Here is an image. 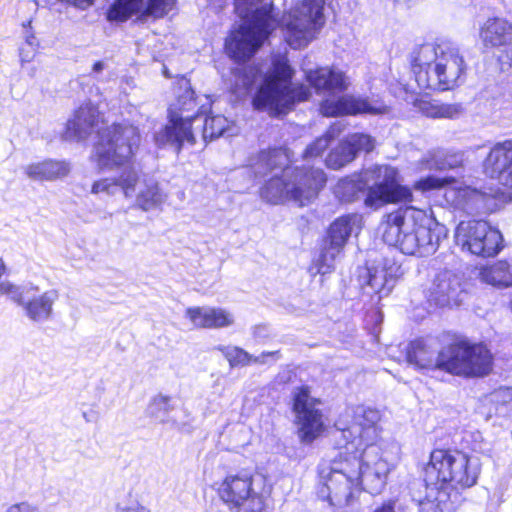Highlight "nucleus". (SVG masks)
<instances>
[{
  "label": "nucleus",
  "instance_id": "obj_29",
  "mask_svg": "<svg viewBox=\"0 0 512 512\" xmlns=\"http://www.w3.org/2000/svg\"><path fill=\"white\" fill-rule=\"evenodd\" d=\"M186 316L197 328H216L224 325V313L216 309L190 307L186 309Z\"/></svg>",
  "mask_w": 512,
  "mask_h": 512
},
{
  "label": "nucleus",
  "instance_id": "obj_48",
  "mask_svg": "<svg viewBox=\"0 0 512 512\" xmlns=\"http://www.w3.org/2000/svg\"><path fill=\"white\" fill-rule=\"evenodd\" d=\"M280 352L277 350V351H271V352H263L261 354V357L262 358H266V357H273V356H279Z\"/></svg>",
  "mask_w": 512,
  "mask_h": 512
},
{
  "label": "nucleus",
  "instance_id": "obj_33",
  "mask_svg": "<svg viewBox=\"0 0 512 512\" xmlns=\"http://www.w3.org/2000/svg\"><path fill=\"white\" fill-rule=\"evenodd\" d=\"M389 112V107L383 103L373 104L366 97H355L351 95L350 99V116L369 114L382 115Z\"/></svg>",
  "mask_w": 512,
  "mask_h": 512
},
{
  "label": "nucleus",
  "instance_id": "obj_46",
  "mask_svg": "<svg viewBox=\"0 0 512 512\" xmlns=\"http://www.w3.org/2000/svg\"><path fill=\"white\" fill-rule=\"evenodd\" d=\"M395 506H396V501L393 499H389V500L382 502L372 512H396Z\"/></svg>",
  "mask_w": 512,
  "mask_h": 512
},
{
  "label": "nucleus",
  "instance_id": "obj_51",
  "mask_svg": "<svg viewBox=\"0 0 512 512\" xmlns=\"http://www.w3.org/2000/svg\"><path fill=\"white\" fill-rule=\"evenodd\" d=\"M230 324V321L226 318V322H225V325H229Z\"/></svg>",
  "mask_w": 512,
  "mask_h": 512
},
{
  "label": "nucleus",
  "instance_id": "obj_49",
  "mask_svg": "<svg viewBox=\"0 0 512 512\" xmlns=\"http://www.w3.org/2000/svg\"><path fill=\"white\" fill-rule=\"evenodd\" d=\"M92 69L94 72H100L103 69V63L101 61H96L93 64Z\"/></svg>",
  "mask_w": 512,
  "mask_h": 512
},
{
  "label": "nucleus",
  "instance_id": "obj_36",
  "mask_svg": "<svg viewBox=\"0 0 512 512\" xmlns=\"http://www.w3.org/2000/svg\"><path fill=\"white\" fill-rule=\"evenodd\" d=\"M168 111H178L180 115L193 116L195 120L199 114V108L194 92L186 90L177 97L176 104L168 108Z\"/></svg>",
  "mask_w": 512,
  "mask_h": 512
},
{
  "label": "nucleus",
  "instance_id": "obj_4",
  "mask_svg": "<svg viewBox=\"0 0 512 512\" xmlns=\"http://www.w3.org/2000/svg\"><path fill=\"white\" fill-rule=\"evenodd\" d=\"M140 144V129L128 120L113 122L97 130L91 160L100 169H123L116 177H105L93 182V194H114L116 188L126 197L135 193L140 176L133 163Z\"/></svg>",
  "mask_w": 512,
  "mask_h": 512
},
{
  "label": "nucleus",
  "instance_id": "obj_18",
  "mask_svg": "<svg viewBox=\"0 0 512 512\" xmlns=\"http://www.w3.org/2000/svg\"><path fill=\"white\" fill-rule=\"evenodd\" d=\"M461 283L451 271L438 272L431 283L423 289V296L428 306L439 309L458 307L462 300Z\"/></svg>",
  "mask_w": 512,
  "mask_h": 512
},
{
  "label": "nucleus",
  "instance_id": "obj_45",
  "mask_svg": "<svg viewBox=\"0 0 512 512\" xmlns=\"http://www.w3.org/2000/svg\"><path fill=\"white\" fill-rule=\"evenodd\" d=\"M6 512H37V508L26 501L12 504Z\"/></svg>",
  "mask_w": 512,
  "mask_h": 512
},
{
  "label": "nucleus",
  "instance_id": "obj_13",
  "mask_svg": "<svg viewBox=\"0 0 512 512\" xmlns=\"http://www.w3.org/2000/svg\"><path fill=\"white\" fill-rule=\"evenodd\" d=\"M371 175L374 184L368 189L365 198L367 206L413 201L411 189L399 183L397 169L389 165H376L371 169Z\"/></svg>",
  "mask_w": 512,
  "mask_h": 512
},
{
  "label": "nucleus",
  "instance_id": "obj_25",
  "mask_svg": "<svg viewBox=\"0 0 512 512\" xmlns=\"http://www.w3.org/2000/svg\"><path fill=\"white\" fill-rule=\"evenodd\" d=\"M253 478L249 473H240L226 480V503L240 506L252 493Z\"/></svg>",
  "mask_w": 512,
  "mask_h": 512
},
{
  "label": "nucleus",
  "instance_id": "obj_30",
  "mask_svg": "<svg viewBox=\"0 0 512 512\" xmlns=\"http://www.w3.org/2000/svg\"><path fill=\"white\" fill-rule=\"evenodd\" d=\"M342 131L338 124L331 125L321 136L309 143L301 154L303 160H314L322 157L331 141Z\"/></svg>",
  "mask_w": 512,
  "mask_h": 512
},
{
  "label": "nucleus",
  "instance_id": "obj_28",
  "mask_svg": "<svg viewBox=\"0 0 512 512\" xmlns=\"http://www.w3.org/2000/svg\"><path fill=\"white\" fill-rule=\"evenodd\" d=\"M144 0H115L106 11L110 22L123 23L133 15L141 14Z\"/></svg>",
  "mask_w": 512,
  "mask_h": 512
},
{
  "label": "nucleus",
  "instance_id": "obj_35",
  "mask_svg": "<svg viewBox=\"0 0 512 512\" xmlns=\"http://www.w3.org/2000/svg\"><path fill=\"white\" fill-rule=\"evenodd\" d=\"M177 0H147L140 14V19H162L176 6Z\"/></svg>",
  "mask_w": 512,
  "mask_h": 512
},
{
  "label": "nucleus",
  "instance_id": "obj_40",
  "mask_svg": "<svg viewBox=\"0 0 512 512\" xmlns=\"http://www.w3.org/2000/svg\"><path fill=\"white\" fill-rule=\"evenodd\" d=\"M228 362L231 367H243L251 363L259 362L258 357L249 355L246 351L240 348H234L228 356Z\"/></svg>",
  "mask_w": 512,
  "mask_h": 512
},
{
  "label": "nucleus",
  "instance_id": "obj_1",
  "mask_svg": "<svg viewBox=\"0 0 512 512\" xmlns=\"http://www.w3.org/2000/svg\"><path fill=\"white\" fill-rule=\"evenodd\" d=\"M378 409L357 405L351 420L340 429L339 452L329 461L321 462L316 471V496L335 509L356 503L364 489V473L370 465L369 453L380 458L382 448Z\"/></svg>",
  "mask_w": 512,
  "mask_h": 512
},
{
  "label": "nucleus",
  "instance_id": "obj_2",
  "mask_svg": "<svg viewBox=\"0 0 512 512\" xmlns=\"http://www.w3.org/2000/svg\"><path fill=\"white\" fill-rule=\"evenodd\" d=\"M262 2L234 0L240 24L226 37V51L237 63L250 60L277 28L290 47L300 49L312 42L325 25L324 0H300L280 18L272 1L259 6Z\"/></svg>",
  "mask_w": 512,
  "mask_h": 512
},
{
  "label": "nucleus",
  "instance_id": "obj_21",
  "mask_svg": "<svg viewBox=\"0 0 512 512\" xmlns=\"http://www.w3.org/2000/svg\"><path fill=\"white\" fill-rule=\"evenodd\" d=\"M305 78L316 92L327 93L332 96L344 93L350 86L346 73L333 66H323L309 70Z\"/></svg>",
  "mask_w": 512,
  "mask_h": 512
},
{
  "label": "nucleus",
  "instance_id": "obj_12",
  "mask_svg": "<svg viewBox=\"0 0 512 512\" xmlns=\"http://www.w3.org/2000/svg\"><path fill=\"white\" fill-rule=\"evenodd\" d=\"M400 276V266L395 261L383 259L376 264L365 262L359 266L356 279L362 295L380 303L390 295Z\"/></svg>",
  "mask_w": 512,
  "mask_h": 512
},
{
  "label": "nucleus",
  "instance_id": "obj_5",
  "mask_svg": "<svg viewBox=\"0 0 512 512\" xmlns=\"http://www.w3.org/2000/svg\"><path fill=\"white\" fill-rule=\"evenodd\" d=\"M293 153L284 146L261 150L257 163L267 171L281 169L261 187L260 194L270 203L288 200L299 207L311 204L326 187L327 175L320 167L300 165L290 167Z\"/></svg>",
  "mask_w": 512,
  "mask_h": 512
},
{
  "label": "nucleus",
  "instance_id": "obj_31",
  "mask_svg": "<svg viewBox=\"0 0 512 512\" xmlns=\"http://www.w3.org/2000/svg\"><path fill=\"white\" fill-rule=\"evenodd\" d=\"M165 200L159 184L152 182L145 185V187L137 194L136 206L142 211H150L160 207Z\"/></svg>",
  "mask_w": 512,
  "mask_h": 512
},
{
  "label": "nucleus",
  "instance_id": "obj_11",
  "mask_svg": "<svg viewBox=\"0 0 512 512\" xmlns=\"http://www.w3.org/2000/svg\"><path fill=\"white\" fill-rule=\"evenodd\" d=\"M456 240L462 249L482 257H495L504 248L501 232L485 220L461 221L455 230Z\"/></svg>",
  "mask_w": 512,
  "mask_h": 512
},
{
  "label": "nucleus",
  "instance_id": "obj_42",
  "mask_svg": "<svg viewBox=\"0 0 512 512\" xmlns=\"http://www.w3.org/2000/svg\"><path fill=\"white\" fill-rule=\"evenodd\" d=\"M497 396L501 404L512 413V386L499 387Z\"/></svg>",
  "mask_w": 512,
  "mask_h": 512
},
{
  "label": "nucleus",
  "instance_id": "obj_22",
  "mask_svg": "<svg viewBox=\"0 0 512 512\" xmlns=\"http://www.w3.org/2000/svg\"><path fill=\"white\" fill-rule=\"evenodd\" d=\"M168 123L162 128L163 140L170 143L179 153L184 144L194 145L196 139L192 129L193 116L180 115L178 111H168Z\"/></svg>",
  "mask_w": 512,
  "mask_h": 512
},
{
  "label": "nucleus",
  "instance_id": "obj_16",
  "mask_svg": "<svg viewBox=\"0 0 512 512\" xmlns=\"http://www.w3.org/2000/svg\"><path fill=\"white\" fill-rule=\"evenodd\" d=\"M486 178L497 183L512 199V138L496 142L482 162Z\"/></svg>",
  "mask_w": 512,
  "mask_h": 512
},
{
  "label": "nucleus",
  "instance_id": "obj_26",
  "mask_svg": "<svg viewBox=\"0 0 512 512\" xmlns=\"http://www.w3.org/2000/svg\"><path fill=\"white\" fill-rule=\"evenodd\" d=\"M414 106L422 115L429 118H454L462 111L460 104L439 103L424 98L416 99Z\"/></svg>",
  "mask_w": 512,
  "mask_h": 512
},
{
  "label": "nucleus",
  "instance_id": "obj_34",
  "mask_svg": "<svg viewBox=\"0 0 512 512\" xmlns=\"http://www.w3.org/2000/svg\"><path fill=\"white\" fill-rule=\"evenodd\" d=\"M351 95H342L337 99H324L320 102V112L326 117L349 115Z\"/></svg>",
  "mask_w": 512,
  "mask_h": 512
},
{
  "label": "nucleus",
  "instance_id": "obj_6",
  "mask_svg": "<svg viewBox=\"0 0 512 512\" xmlns=\"http://www.w3.org/2000/svg\"><path fill=\"white\" fill-rule=\"evenodd\" d=\"M293 76L294 70L285 57L273 58L271 69L253 98L254 107L278 117L288 114L297 104L308 101L310 88L303 83L292 85Z\"/></svg>",
  "mask_w": 512,
  "mask_h": 512
},
{
  "label": "nucleus",
  "instance_id": "obj_23",
  "mask_svg": "<svg viewBox=\"0 0 512 512\" xmlns=\"http://www.w3.org/2000/svg\"><path fill=\"white\" fill-rule=\"evenodd\" d=\"M0 290L16 303L23 305L27 316L33 321L46 320L52 314L54 299L48 292H44L41 295L24 302L22 293L16 286L2 284Z\"/></svg>",
  "mask_w": 512,
  "mask_h": 512
},
{
  "label": "nucleus",
  "instance_id": "obj_8",
  "mask_svg": "<svg viewBox=\"0 0 512 512\" xmlns=\"http://www.w3.org/2000/svg\"><path fill=\"white\" fill-rule=\"evenodd\" d=\"M443 339L448 341V375L481 379L492 374L495 356L486 342L472 341L457 332H445Z\"/></svg>",
  "mask_w": 512,
  "mask_h": 512
},
{
  "label": "nucleus",
  "instance_id": "obj_27",
  "mask_svg": "<svg viewBox=\"0 0 512 512\" xmlns=\"http://www.w3.org/2000/svg\"><path fill=\"white\" fill-rule=\"evenodd\" d=\"M480 279L493 286L509 287L512 285V270L505 260H499L480 269Z\"/></svg>",
  "mask_w": 512,
  "mask_h": 512
},
{
  "label": "nucleus",
  "instance_id": "obj_43",
  "mask_svg": "<svg viewBox=\"0 0 512 512\" xmlns=\"http://www.w3.org/2000/svg\"><path fill=\"white\" fill-rule=\"evenodd\" d=\"M170 402V396L157 395L151 400L150 407L154 412H159L160 410L167 411L170 409Z\"/></svg>",
  "mask_w": 512,
  "mask_h": 512
},
{
  "label": "nucleus",
  "instance_id": "obj_32",
  "mask_svg": "<svg viewBox=\"0 0 512 512\" xmlns=\"http://www.w3.org/2000/svg\"><path fill=\"white\" fill-rule=\"evenodd\" d=\"M354 159V152H352L344 138L336 147L328 152L325 157V165L329 169L338 170L351 163Z\"/></svg>",
  "mask_w": 512,
  "mask_h": 512
},
{
  "label": "nucleus",
  "instance_id": "obj_38",
  "mask_svg": "<svg viewBox=\"0 0 512 512\" xmlns=\"http://www.w3.org/2000/svg\"><path fill=\"white\" fill-rule=\"evenodd\" d=\"M345 139L352 152H354V158H356L360 152L370 153L375 148V139L366 133H352Z\"/></svg>",
  "mask_w": 512,
  "mask_h": 512
},
{
  "label": "nucleus",
  "instance_id": "obj_20",
  "mask_svg": "<svg viewBox=\"0 0 512 512\" xmlns=\"http://www.w3.org/2000/svg\"><path fill=\"white\" fill-rule=\"evenodd\" d=\"M104 118L98 106L91 101L80 104L66 122L63 136L70 141H81L87 139Z\"/></svg>",
  "mask_w": 512,
  "mask_h": 512
},
{
  "label": "nucleus",
  "instance_id": "obj_37",
  "mask_svg": "<svg viewBox=\"0 0 512 512\" xmlns=\"http://www.w3.org/2000/svg\"><path fill=\"white\" fill-rule=\"evenodd\" d=\"M456 182V179L452 176L436 177L434 175H428L422 177L414 182V189L421 192H428L432 190H440L444 187L451 186Z\"/></svg>",
  "mask_w": 512,
  "mask_h": 512
},
{
  "label": "nucleus",
  "instance_id": "obj_7",
  "mask_svg": "<svg viewBox=\"0 0 512 512\" xmlns=\"http://www.w3.org/2000/svg\"><path fill=\"white\" fill-rule=\"evenodd\" d=\"M430 217L426 210L413 206L400 207L385 215L382 239L406 255L421 253L432 245Z\"/></svg>",
  "mask_w": 512,
  "mask_h": 512
},
{
  "label": "nucleus",
  "instance_id": "obj_50",
  "mask_svg": "<svg viewBox=\"0 0 512 512\" xmlns=\"http://www.w3.org/2000/svg\"><path fill=\"white\" fill-rule=\"evenodd\" d=\"M376 476L381 481V483H384L385 478H386V473H382V474L376 473Z\"/></svg>",
  "mask_w": 512,
  "mask_h": 512
},
{
  "label": "nucleus",
  "instance_id": "obj_44",
  "mask_svg": "<svg viewBox=\"0 0 512 512\" xmlns=\"http://www.w3.org/2000/svg\"><path fill=\"white\" fill-rule=\"evenodd\" d=\"M117 512H150V510L138 501H133L123 506H118Z\"/></svg>",
  "mask_w": 512,
  "mask_h": 512
},
{
  "label": "nucleus",
  "instance_id": "obj_10",
  "mask_svg": "<svg viewBox=\"0 0 512 512\" xmlns=\"http://www.w3.org/2000/svg\"><path fill=\"white\" fill-rule=\"evenodd\" d=\"M359 220L357 213H347L338 216L328 225L319 241V255L314 261L317 273L325 275L334 271V262L343 254L353 227Z\"/></svg>",
  "mask_w": 512,
  "mask_h": 512
},
{
  "label": "nucleus",
  "instance_id": "obj_15",
  "mask_svg": "<svg viewBox=\"0 0 512 512\" xmlns=\"http://www.w3.org/2000/svg\"><path fill=\"white\" fill-rule=\"evenodd\" d=\"M438 68L442 92L460 87L466 77L467 65L458 47L448 41L431 43Z\"/></svg>",
  "mask_w": 512,
  "mask_h": 512
},
{
  "label": "nucleus",
  "instance_id": "obj_3",
  "mask_svg": "<svg viewBox=\"0 0 512 512\" xmlns=\"http://www.w3.org/2000/svg\"><path fill=\"white\" fill-rule=\"evenodd\" d=\"M482 472L480 460L463 449L434 445L420 468L424 495L414 496L420 512H442L452 495L476 486Z\"/></svg>",
  "mask_w": 512,
  "mask_h": 512
},
{
  "label": "nucleus",
  "instance_id": "obj_41",
  "mask_svg": "<svg viewBox=\"0 0 512 512\" xmlns=\"http://www.w3.org/2000/svg\"><path fill=\"white\" fill-rule=\"evenodd\" d=\"M38 41L33 33H29L25 37V43L19 49L21 62H30L37 53Z\"/></svg>",
  "mask_w": 512,
  "mask_h": 512
},
{
  "label": "nucleus",
  "instance_id": "obj_17",
  "mask_svg": "<svg viewBox=\"0 0 512 512\" xmlns=\"http://www.w3.org/2000/svg\"><path fill=\"white\" fill-rule=\"evenodd\" d=\"M437 351L422 337L409 341L404 350L406 362L418 371H439L447 374L448 341Z\"/></svg>",
  "mask_w": 512,
  "mask_h": 512
},
{
  "label": "nucleus",
  "instance_id": "obj_19",
  "mask_svg": "<svg viewBox=\"0 0 512 512\" xmlns=\"http://www.w3.org/2000/svg\"><path fill=\"white\" fill-rule=\"evenodd\" d=\"M410 71L419 89L442 92L440 76L434 60L431 43L422 44L412 51L410 55Z\"/></svg>",
  "mask_w": 512,
  "mask_h": 512
},
{
  "label": "nucleus",
  "instance_id": "obj_9",
  "mask_svg": "<svg viewBox=\"0 0 512 512\" xmlns=\"http://www.w3.org/2000/svg\"><path fill=\"white\" fill-rule=\"evenodd\" d=\"M322 403L320 398L311 395L308 385H300L292 392L291 411L298 439L303 444H312L326 432Z\"/></svg>",
  "mask_w": 512,
  "mask_h": 512
},
{
  "label": "nucleus",
  "instance_id": "obj_47",
  "mask_svg": "<svg viewBox=\"0 0 512 512\" xmlns=\"http://www.w3.org/2000/svg\"><path fill=\"white\" fill-rule=\"evenodd\" d=\"M464 196H481V197H484L485 194L478 191L477 189H471L469 187L465 188L464 189Z\"/></svg>",
  "mask_w": 512,
  "mask_h": 512
},
{
  "label": "nucleus",
  "instance_id": "obj_39",
  "mask_svg": "<svg viewBox=\"0 0 512 512\" xmlns=\"http://www.w3.org/2000/svg\"><path fill=\"white\" fill-rule=\"evenodd\" d=\"M224 133V121L221 116H206L202 134L204 139L214 140Z\"/></svg>",
  "mask_w": 512,
  "mask_h": 512
},
{
  "label": "nucleus",
  "instance_id": "obj_14",
  "mask_svg": "<svg viewBox=\"0 0 512 512\" xmlns=\"http://www.w3.org/2000/svg\"><path fill=\"white\" fill-rule=\"evenodd\" d=\"M479 38L502 70L512 67V22L504 17H488L479 27Z\"/></svg>",
  "mask_w": 512,
  "mask_h": 512
},
{
  "label": "nucleus",
  "instance_id": "obj_24",
  "mask_svg": "<svg viewBox=\"0 0 512 512\" xmlns=\"http://www.w3.org/2000/svg\"><path fill=\"white\" fill-rule=\"evenodd\" d=\"M70 172V165L65 160L44 159L30 163L25 167V174L35 181H54L66 177Z\"/></svg>",
  "mask_w": 512,
  "mask_h": 512
}]
</instances>
